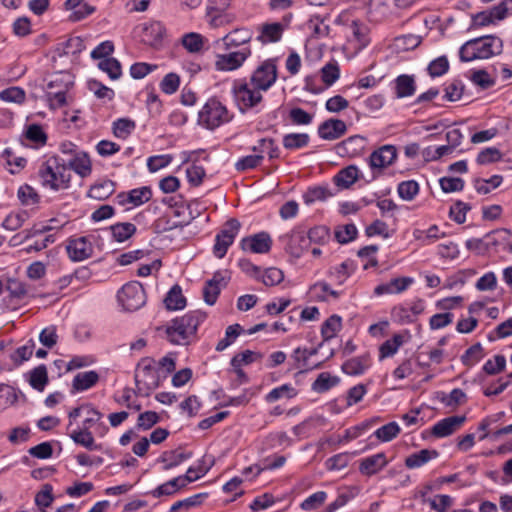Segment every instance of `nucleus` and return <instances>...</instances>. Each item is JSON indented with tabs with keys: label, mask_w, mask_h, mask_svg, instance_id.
Returning a JSON list of instances; mask_svg holds the SVG:
<instances>
[{
	"label": "nucleus",
	"mask_w": 512,
	"mask_h": 512,
	"mask_svg": "<svg viewBox=\"0 0 512 512\" xmlns=\"http://www.w3.org/2000/svg\"><path fill=\"white\" fill-rule=\"evenodd\" d=\"M115 191V183L111 180H104L91 186L88 195L96 200H105Z\"/></svg>",
	"instance_id": "obj_34"
},
{
	"label": "nucleus",
	"mask_w": 512,
	"mask_h": 512,
	"mask_svg": "<svg viewBox=\"0 0 512 512\" xmlns=\"http://www.w3.org/2000/svg\"><path fill=\"white\" fill-rule=\"evenodd\" d=\"M277 80L275 59H267L251 75L250 82L255 88L267 91Z\"/></svg>",
	"instance_id": "obj_10"
},
{
	"label": "nucleus",
	"mask_w": 512,
	"mask_h": 512,
	"mask_svg": "<svg viewBox=\"0 0 512 512\" xmlns=\"http://www.w3.org/2000/svg\"><path fill=\"white\" fill-rule=\"evenodd\" d=\"M251 55L249 47H243L238 51L217 55L215 66L218 71H233L242 66Z\"/></svg>",
	"instance_id": "obj_11"
},
{
	"label": "nucleus",
	"mask_w": 512,
	"mask_h": 512,
	"mask_svg": "<svg viewBox=\"0 0 512 512\" xmlns=\"http://www.w3.org/2000/svg\"><path fill=\"white\" fill-rule=\"evenodd\" d=\"M284 26L279 22L266 23L260 27L257 40L263 44L278 42L283 34Z\"/></svg>",
	"instance_id": "obj_21"
},
{
	"label": "nucleus",
	"mask_w": 512,
	"mask_h": 512,
	"mask_svg": "<svg viewBox=\"0 0 512 512\" xmlns=\"http://www.w3.org/2000/svg\"><path fill=\"white\" fill-rule=\"evenodd\" d=\"M263 159L262 154L244 156L235 163V169L240 172L254 169L261 164Z\"/></svg>",
	"instance_id": "obj_56"
},
{
	"label": "nucleus",
	"mask_w": 512,
	"mask_h": 512,
	"mask_svg": "<svg viewBox=\"0 0 512 512\" xmlns=\"http://www.w3.org/2000/svg\"><path fill=\"white\" fill-rule=\"evenodd\" d=\"M165 306L168 310H180L186 306V298L182 294L179 285H174L167 293L164 299Z\"/></svg>",
	"instance_id": "obj_32"
},
{
	"label": "nucleus",
	"mask_w": 512,
	"mask_h": 512,
	"mask_svg": "<svg viewBox=\"0 0 512 512\" xmlns=\"http://www.w3.org/2000/svg\"><path fill=\"white\" fill-rule=\"evenodd\" d=\"M289 119L294 125H310L313 115L302 108L294 107L289 111Z\"/></svg>",
	"instance_id": "obj_60"
},
{
	"label": "nucleus",
	"mask_w": 512,
	"mask_h": 512,
	"mask_svg": "<svg viewBox=\"0 0 512 512\" xmlns=\"http://www.w3.org/2000/svg\"><path fill=\"white\" fill-rule=\"evenodd\" d=\"M341 328V317L338 315L330 316L321 327V335L324 341L334 338Z\"/></svg>",
	"instance_id": "obj_44"
},
{
	"label": "nucleus",
	"mask_w": 512,
	"mask_h": 512,
	"mask_svg": "<svg viewBox=\"0 0 512 512\" xmlns=\"http://www.w3.org/2000/svg\"><path fill=\"white\" fill-rule=\"evenodd\" d=\"M391 317L392 320L398 324H409L414 322V317L411 315L409 307L405 305L393 307Z\"/></svg>",
	"instance_id": "obj_62"
},
{
	"label": "nucleus",
	"mask_w": 512,
	"mask_h": 512,
	"mask_svg": "<svg viewBox=\"0 0 512 512\" xmlns=\"http://www.w3.org/2000/svg\"><path fill=\"white\" fill-rule=\"evenodd\" d=\"M444 232H440L437 225L430 226L427 230L415 229L413 231V237L419 241L422 245H430L436 240L443 238Z\"/></svg>",
	"instance_id": "obj_31"
},
{
	"label": "nucleus",
	"mask_w": 512,
	"mask_h": 512,
	"mask_svg": "<svg viewBox=\"0 0 512 512\" xmlns=\"http://www.w3.org/2000/svg\"><path fill=\"white\" fill-rule=\"evenodd\" d=\"M99 380V375L96 371H85L75 375L72 386L76 391L88 390Z\"/></svg>",
	"instance_id": "obj_29"
},
{
	"label": "nucleus",
	"mask_w": 512,
	"mask_h": 512,
	"mask_svg": "<svg viewBox=\"0 0 512 512\" xmlns=\"http://www.w3.org/2000/svg\"><path fill=\"white\" fill-rule=\"evenodd\" d=\"M37 177L44 189L54 192L70 187L72 175L65 163H60L58 157H50L42 162L37 170Z\"/></svg>",
	"instance_id": "obj_1"
},
{
	"label": "nucleus",
	"mask_w": 512,
	"mask_h": 512,
	"mask_svg": "<svg viewBox=\"0 0 512 512\" xmlns=\"http://www.w3.org/2000/svg\"><path fill=\"white\" fill-rule=\"evenodd\" d=\"M365 139L361 136L355 135L347 138L338 145L339 153H344L349 156L356 155L364 147Z\"/></svg>",
	"instance_id": "obj_36"
},
{
	"label": "nucleus",
	"mask_w": 512,
	"mask_h": 512,
	"mask_svg": "<svg viewBox=\"0 0 512 512\" xmlns=\"http://www.w3.org/2000/svg\"><path fill=\"white\" fill-rule=\"evenodd\" d=\"M357 228L354 224H345L335 229V238L341 244L349 243L357 236Z\"/></svg>",
	"instance_id": "obj_50"
},
{
	"label": "nucleus",
	"mask_w": 512,
	"mask_h": 512,
	"mask_svg": "<svg viewBox=\"0 0 512 512\" xmlns=\"http://www.w3.org/2000/svg\"><path fill=\"white\" fill-rule=\"evenodd\" d=\"M121 306L126 311L140 309L146 302L143 286L138 281L125 284L117 294Z\"/></svg>",
	"instance_id": "obj_7"
},
{
	"label": "nucleus",
	"mask_w": 512,
	"mask_h": 512,
	"mask_svg": "<svg viewBox=\"0 0 512 512\" xmlns=\"http://www.w3.org/2000/svg\"><path fill=\"white\" fill-rule=\"evenodd\" d=\"M387 464L386 455L380 452L362 459L359 465V471L363 475L372 476L382 470Z\"/></svg>",
	"instance_id": "obj_19"
},
{
	"label": "nucleus",
	"mask_w": 512,
	"mask_h": 512,
	"mask_svg": "<svg viewBox=\"0 0 512 512\" xmlns=\"http://www.w3.org/2000/svg\"><path fill=\"white\" fill-rule=\"evenodd\" d=\"M503 42L493 35L481 36L464 43L459 50L462 62H470L477 59H489L502 53Z\"/></svg>",
	"instance_id": "obj_3"
},
{
	"label": "nucleus",
	"mask_w": 512,
	"mask_h": 512,
	"mask_svg": "<svg viewBox=\"0 0 512 512\" xmlns=\"http://www.w3.org/2000/svg\"><path fill=\"white\" fill-rule=\"evenodd\" d=\"M137 393L148 396L159 386V376L150 357L142 358L136 367L134 375Z\"/></svg>",
	"instance_id": "obj_6"
},
{
	"label": "nucleus",
	"mask_w": 512,
	"mask_h": 512,
	"mask_svg": "<svg viewBox=\"0 0 512 512\" xmlns=\"http://www.w3.org/2000/svg\"><path fill=\"white\" fill-rule=\"evenodd\" d=\"M29 383L34 389L38 391L44 390L46 384L48 383V374L45 365L41 364L30 372Z\"/></svg>",
	"instance_id": "obj_42"
},
{
	"label": "nucleus",
	"mask_w": 512,
	"mask_h": 512,
	"mask_svg": "<svg viewBox=\"0 0 512 512\" xmlns=\"http://www.w3.org/2000/svg\"><path fill=\"white\" fill-rule=\"evenodd\" d=\"M369 366V357L360 356L347 360L342 365V370L348 375H361Z\"/></svg>",
	"instance_id": "obj_33"
},
{
	"label": "nucleus",
	"mask_w": 512,
	"mask_h": 512,
	"mask_svg": "<svg viewBox=\"0 0 512 512\" xmlns=\"http://www.w3.org/2000/svg\"><path fill=\"white\" fill-rule=\"evenodd\" d=\"M66 251L72 261L80 262L92 256L93 246L86 236L71 238L68 240Z\"/></svg>",
	"instance_id": "obj_12"
},
{
	"label": "nucleus",
	"mask_w": 512,
	"mask_h": 512,
	"mask_svg": "<svg viewBox=\"0 0 512 512\" xmlns=\"http://www.w3.org/2000/svg\"><path fill=\"white\" fill-rule=\"evenodd\" d=\"M252 39V32L246 28L234 29L225 35L221 41L226 49L239 47Z\"/></svg>",
	"instance_id": "obj_22"
},
{
	"label": "nucleus",
	"mask_w": 512,
	"mask_h": 512,
	"mask_svg": "<svg viewBox=\"0 0 512 512\" xmlns=\"http://www.w3.org/2000/svg\"><path fill=\"white\" fill-rule=\"evenodd\" d=\"M99 69L106 72L112 80L120 78L121 64L116 58H105L98 63Z\"/></svg>",
	"instance_id": "obj_48"
},
{
	"label": "nucleus",
	"mask_w": 512,
	"mask_h": 512,
	"mask_svg": "<svg viewBox=\"0 0 512 512\" xmlns=\"http://www.w3.org/2000/svg\"><path fill=\"white\" fill-rule=\"evenodd\" d=\"M165 29L160 22H152L143 28L142 41L150 46H157L163 39Z\"/></svg>",
	"instance_id": "obj_24"
},
{
	"label": "nucleus",
	"mask_w": 512,
	"mask_h": 512,
	"mask_svg": "<svg viewBox=\"0 0 512 512\" xmlns=\"http://www.w3.org/2000/svg\"><path fill=\"white\" fill-rule=\"evenodd\" d=\"M375 422H376L375 419H370V420H366L356 426L346 429L344 432V435L338 438V443H345V442H349L353 439L358 438L365 431L370 429Z\"/></svg>",
	"instance_id": "obj_38"
},
{
	"label": "nucleus",
	"mask_w": 512,
	"mask_h": 512,
	"mask_svg": "<svg viewBox=\"0 0 512 512\" xmlns=\"http://www.w3.org/2000/svg\"><path fill=\"white\" fill-rule=\"evenodd\" d=\"M135 122L128 118H120L113 122V134L119 139H126L135 129Z\"/></svg>",
	"instance_id": "obj_43"
},
{
	"label": "nucleus",
	"mask_w": 512,
	"mask_h": 512,
	"mask_svg": "<svg viewBox=\"0 0 512 512\" xmlns=\"http://www.w3.org/2000/svg\"><path fill=\"white\" fill-rule=\"evenodd\" d=\"M64 163L68 166L69 171L73 170L82 178H85L91 174V160L88 154L84 151L77 153L74 157Z\"/></svg>",
	"instance_id": "obj_20"
},
{
	"label": "nucleus",
	"mask_w": 512,
	"mask_h": 512,
	"mask_svg": "<svg viewBox=\"0 0 512 512\" xmlns=\"http://www.w3.org/2000/svg\"><path fill=\"white\" fill-rule=\"evenodd\" d=\"M272 246V239L267 232H259L257 234L245 237L240 242L242 250H249L257 254L268 253Z\"/></svg>",
	"instance_id": "obj_14"
},
{
	"label": "nucleus",
	"mask_w": 512,
	"mask_h": 512,
	"mask_svg": "<svg viewBox=\"0 0 512 512\" xmlns=\"http://www.w3.org/2000/svg\"><path fill=\"white\" fill-rule=\"evenodd\" d=\"M330 239V231L326 226L319 225L308 230L307 236L304 231L293 230L290 235V253L299 257L304 250H307L311 243L323 245Z\"/></svg>",
	"instance_id": "obj_4"
},
{
	"label": "nucleus",
	"mask_w": 512,
	"mask_h": 512,
	"mask_svg": "<svg viewBox=\"0 0 512 512\" xmlns=\"http://www.w3.org/2000/svg\"><path fill=\"white\" fill-rule=\"evenodd\" d=\"M351 459V454L344 452L328 458L325 462L328 470H342L346 468Z\"/></svg>",
	"instance_id": "obj_61"
},
{
	"label": "nucleus",
	"mask_w": 512,
	"mask_h": 512,
	"mask_svg": "<svg viewBox=\"0 0 512 512\" xmlns=\"http://www.w3.org/2000/svg\"><path fill=\"white\" fill-rule=\"evenodd\" d=\"M182 45L191 53L200 52L203 48V37L198 33H187L182 37Z\"/></svg>",
	"instance_id": "obj_54"
},
{
	"label": "nucleus",
	"mask_w": 512,
	"mask_h": 512,
	"mask_svg": "<svg viewBox=\"0 0 512 512\" xmlns=\"http://www.w3.org/2000/svg\"><path fill=\"white\" fill-rule=\"evenodd\" d=\"M395 91L398 98L412 96L416 91L414 76L402 74L395 79Z\"/></svg>",
	"instance_id": "obj_27"
},
{
	"label": "nucleus",
	"mask_w": 512,
	"mask_h": 512,
	"mask_svg": "<svg viewBox=\"0 0 512 512\" xmlns=\"http://www.w3.org/2000/svg\"><path fill=\"white\" fill-rule=\"evenodd\" d=\"M466 421V417L463 416H450L438 421L432 427V434L438 438H444L452 433H454L457 429H459L463 423Z\"/></svg>",
	"instance_id": "obj_17"
},
{
	"label": "nucleus",
	"mask_w": 512,
	"mask_h": 512,
	"mask_svg": "<svg viewBox=\"0 0 512 512\" xmlns=\"http://www.w3.org/2000/svg\"><path fill=\"white\" fill-rule=\"evenodd\" d=\"M17 195L23 205H34L39 202L38 193L29 185L21 186Z\"/></svg>",
	"instance_id": "obj_64"
},
{
	"label": "nucleus",
	"mask_w": 512,
	"mask_h": 512,
	"mask_svg": "<svg viewBox=\"0 0 512 512\" xmlns=\"http://www.w3.org/2000/svg\"><path fill=\"white\" fill-rule=\"evenodd\" d=\"M466 400V394L459 388H455L449 394H443L441 397V402L450 408H456L457 406L464 404Z\"/></svg>",
	"instance_id": "obj_52"
},
{
	"label": "nucleus",
	"mask_w": 512,
	"mask_h": 512,
	"mask_svg": "<svg viewBox=\"0 0 512 512\" xmlns=\"http://www.w3.org/2000/svg\"><path fill=\"white\" fill-rule=\"evenodd\" d=\"M359 177V170L355 165L341 169L334 177V182L342 188H349Z\"/></svg>",
	"instance_id": "obj_30"
},
{
	"label": "nucleus",
	"mask_w": 512,
	"mask_h": 512,
	"mask_svg": "<svg viewBox=\"0 0 512 512\" xmlns=\"http://www.w3.org/2000/svg\"><path fill=\"white\" fill-rule=\"evenodd\" d=\"M484 356L483 347L480 343H476L468 348L461 356V362L467 367H472L478 363Z\"/></svg>",
	"instance_id": "obj_45"
},
{
	"label": "nucleus",
	"mask_w": 512,
	"mask_h": 512,
	"mask_svg": "<svg viewBox=\"0 0 512 512\" xmlns=\"http://www.w3.org/2000/svg\"><path fill=\"white\" fill-rule=\"evenodd\" d=\"M191 457L192 452H185L180 449H175L164 451L159 457L158 461L164 463V470H170Z\"/></svg>",
	"instance_id": "obj_23"
},
{
	"label": "nucleus",
	"mask_w": 512,
	"mask_h": 512,
	"mask_svg": "<svg viewBox=\"0 0 512 512\" xmlns=\"http://www.w3.org/2000/svg\"><path fill=\"white\" fill-rule=\"evenodd\" d=\"M241 329L242 328L239 324H233L228 326L225 331V337L217 343L216 350L221 352L224 351L228 346H230L237 338V336L240 334Z\"/></svg>",
	"instance_id": "obj_57"
},
{
	"label": "nucleus",
	"mask_w": 512,
	"mask_h": 512,
	"mask_svg": "<svg viewBox=\"0 0 512 512\" xmlns=\"http://www.w3.org/2000/svg\"><path fill=\"white\" fill-rule=\"evenodd\" d=\"M310 136L307 133H288L283 136V146L287 150H296L309 144Z\"/></svg>",
	"instance_id": "obj_35"
},
{
	"label": "nucleus",
	"mask_w": 512,
	"mask_h": 512,
	"mask_svg": "<svg viewBox=\"0 0 512 512\" xmlns=\"http://www.w3.org/2000/svg\"><path fill=\"white\" fill-rule=\"evenodd\" d=\"M206 314L202 311H190L182 317L175 318L166 328V335L172 344L186 345L196 334L198 326L205 320Z\"/></svg>",
	"instance_id": "obj_2"
},
{
	"label": "nucleus",
	"mask_w": 512,
	"mask_h": 512,
	"mask_svg": "<svg viewBox=\"0 0 512 512\" xmlns=\"http://www.w3.org/2000/svg\"><path fill=\"white\" fill-rule=\"evenodd\" d=\"M502 181L503 177L501 175H493L489 179L478 178L474 181V187L478 193L488 194L492 189L499 187Z\"/></svg>",
	"instance_id": "obj_46"
},
{
	"label": "nucleus",
	"mask_w": 512,
	"mask_h": 512,
	"mask_svg": "<svg viewBox=\"0 0 512 512\" xmlns=\"http://www.w3.org/2000/svg\"><path fill=\"white\" fill-rule=\"evenodd\" d=\"M405 342L402 334H394L391 339L386 340L379 348L380 359L391 357Z\"/></svg>",
	"instance_id": "obj_37"
},
{
	"label": "nucleus",
	"mask_w": 512,
	"mask_h": 512,
	"mask_svg": "<svg viewBox=\"0 0 512 512\" xmlns=\"http://www.w3.org/2000/svg\"><path fill=\"white\" fill-rule=\"evenodd\" d=\"M347 131L343 120L330 118L322 122L318 127V135L321 139L333 141L342 137Z\"/></svg>",
	"instance_id": "obj_15"
},
{
	"label": "nucleus",
	"mask_w": 512,
	"mask_h": 512,
	"mask_svg": "<svg viewBox=\"0 0 512 512\" xmlns=\"http://www.w3.org/2000/svg\"><path fill=\"white\" fill-rule=\"evenodd\" d=\"M512 335V318L500 323L492 332L487 336L490 342L496 339L506 338Z\"/></svg>",
	"instance_id": "obj_63"
},
{
	"label": "nucleus",
	"mask_w": 512,
	"mask_h": 512,
	"mask_svg": "<svg viewBox=\"0 0 512 512\" xmlns=\"http://www.w3.org/2000/svg\"><path fill=\"white\" fill-rule=\"evenodd\" d=\"M151 197L152 191L147 186L135 188L130 190L127 194L121 193L117 196L119 204L125 205L127 203H130L133 206H140L148 202L151 199Z\"/></svg>",
	"instance_id": "obj_18"
},
{
	"label": "nucleus",
	"mask_w": 512,
	"mask_h": 512,
	"mask_svg": "<svg viewBox=\"0 0 512 512\" xmlns=\"http://www.w3.org/2000/svg\"><path fill=\"white\" fill-rule=\"evenodd\" d=\"M398 195L405 201H412L419 193V184L415 180L403 181L398 184Z\"/></svg>",
	"instance_id": "obj_47"
},
{
	"label": "nucleus",
	"mask_w": 512,
	"mask_h": 512,
	"mask_svg": "<svg viewBox=\"0 0 512 512\" xmlns=\"http://www.w3.org/2000/svg\"><path fill=\"white\" fill-rule=\"evenodd\" d=\"M332 193L325 187L317 186L307 190L303 195L304 202L309 205L315 201H324L328 197H331Z\"/></svg>",
	"instance_id": "obj_53"
},
{
	"label": "nucleus",
	"mask_w": 512,
	"mask_h": 512,
	"mask_svg": "<svg viewBox=\"0 0 512 512\" xmlns=\"http://www.w3.org/2000/svg\"><path fill=\"white\" fill-rule=\"evenodd\" d=\"M70 438L77 445L83 446L88 450H98L99 445L95 444L92 432L86 427L82 429H74L69 433Z\"/></svg>",
	"instance_id": "obj_26"
},
{
	"label": "nucleus",
	"mask_w": 512,
	"mask_h": 512,
	"mask_svg": "<svg viewBox=\"0 0 512 512\" xmlns=\"http://www.w3.org/2000/svg\"><path fill=\"white\" fill-rule=\"evenodd\" d=\"M510 237V230L505 228L494 230L492 232L487 233L485 236V238L489 240V245L502 247L510 240Z\"/></svg>",
	"instance_id": "obj_59"
},
{
	"label": "nucleus",
	"mask_w": 512,
	"mask_h": 512,
	"mask_svg": "<svg viewBox=\"0 0 512 512\" xmlns=\"http://www.w3.org/2000/svg\"><path fill=\"white\" fill-rule=\"evenodd\" d=\"M439 453L436 450L422 449L419 452L409 455L405 459V465L409 469L419 468L431 459L437 458Z\"/></svg>",
	"instance_id": "obj_28"
},
{
	"label": "nucleus",
	"mask_w": 512,
	"mask_h": 512,
	"mask_svg": "<svg viewBox=\"0 0 512 512\" xmlns=\"http://www.w3.org/2000/svg\"><path fill=\"white\" fill-rule=\"evenodd\" d=\"M241 224L235 219H229L222 230L215 237V244L213 246L214 255L221 259L223 258L228 248L233 244L235 237L240 230Z\"/></svg>",
	"instance_id": "obj_9"
},
{
	"label": "nucleus",
	"mask_w": 512,
	"mask_h": 512,
	"mask_svg": "<svg viewBox=\"0 0 512 512\" xmlns=\"http://www.w3.org/2000/svg\"><path fill=\"white\" fill-rule=\"evenodd\" d=\"M411 283L412 279L409 277L395 278L389 283L378 285L374 293L377 295L401 293L405 291Z\"/></svg>",
	"instance_id": "obj_25"
},
{
	"label": "nucleus",
	"mask_w": 512,
	"mask_h": 512,
	"mask_svg": "<svg viewBox=\"0 0 512 512\" xmlns=\"http://www.w3.org/2000/svg\"><path fill=\"white\" fill-rule=\"evenodd\" d=\"M449 69V61L446 56H440L431 61L427 67L428 74L431 77L444 75Z\"/></svg>",
	"instance_id": "obj_58"
},
{
	"label": "nucleus",
	"mask_w": 512,
	"mask_h": 512,
	"mask_svg": "<svg viewBox=\"0 0 512 512\" xmlns=\"http://www.w3.org/2000/svg\"><path fill=\"white\" fill-rule=\"evenodd\" d=\"M340 76L339 66L336 62H329L321 69V78L326 86L334 84Z\"/></svg>",
	"instance_id": "obj_55"
},
{
	"label": "nucleus",
	"mask_w": 512,
	"mask_h": 512,
	"mask_svg": "<svg viewBox=\"0 0 512 512\" xmlns=\"http://www.w3.org/2000/svg\"><path fill=\"white\" fill-rule=\"evenodd\" d=\"M192 472H194V468H188L185 475L178 476L164 484L159 485L157 488L151 491L150 494L155 498L175 494L179 489L185 487L188 483L193 482V478H190Z\"/></svg>",
	"instance_id": "obj_13"
},
{
	"label": "nucleus",
	"mask_w": 512,
	"mask_h": 512,
	"mask_svg": "<svg viewBox=\"0 0 512 512\" xmlns=\"http://www.w3.org/2000/svg\"><path fill=\"white\" fill-rule=\"evenodd\" d=\"M400 433V427L396 422H389L386 425L378 428L374 435L382 442H389L393 440Z\"/></svg>",
	"instance_id": "obj_49"
},
{
	"label": "nucleus",
	"mask_w": 512,
	"mask_h": 512,
	"mask_svg": "<svg viewBox=\"0 0 512 512\" xmlns=\"http://www.w3.org/2000/svg\"><path fill=\"white\" fill-rule=\"evenodd\" d=\"M112 236L117 242H124L136 232V226L129 222L117 223L110 227Z\"/></svg>",
	"instance_id": "obj_40"
},
{
	"label": "nucleus",
	"mask_w": 512,
	"mask_h": 512,
	"mask_svg": "<svg viewBox=\"0 0 512 512\" xmlns=\"http://www.w3.org/2000/svg\"><path fill=\"white\" fill-rule=\"evenodd\" d=\"M296 395V390L289 384H283L279 387L272 389L266 395L267 402H275L281 398H293Z\"/></svg>",
	"instance_id": "obj_51"
},
{
	"label": "nucleus",
	"mask_w": 512,
	"mask_h": 512,
	"mask_svg": "<svg viewBox=\"0 0 512 512\" xmlns=\"http://www.w3.org/2000/svg\"><path fill=\"white\" fill-rule=\"evenodd\" d=\"M397 157V150L393 145H384L372 152L369 165L372 169H383L391 165Z\"/></svg>",
	"instance_id": "obj_16"
},
{
	"label": "nucleus",
	"mask_w": 512,
	"mask_h": 512,
	"mask_svg": "<svg viewBox=\"0 0 512 512\" xmlns=\"http://www.w3.org/2000/svg\"><path fill=\"white\" fill-rule=\"evenodd\" d=\"M339 383L337 376H331L328 372H322L312 384V390L317 393H324Z\"/></svg>",
	"instance_id": "obj_39"
},
{
	"label": "nucleus",
	"mask_w": 512,
	"mask_h": 512,
	"mask_svg": "<svg viewBox=\"0 0 512 512\" xmlns=\"http://www.w3.org/2000/svg\"><path fill=\"white\" fill-rule=\"evenodd\" d=\"M233 118V114L228 111L218 99L210 98L199 111L198 123L210 130L228 123Z\"/></svg>",
	"instance_id": "obj_5"
},
{
	"label": "nucleus",
	"mask_w": 512,
	"mask_h": 512,
	"mask_svg": "<svg viewBox=\"0 0 512 512\" xmlns=\"http://www.w3.org/2000/svg\"><path fill=\"white\" fill-rule=\"evenodd\" d=\"M262 91L253 87L251 82L242 80L235 82L232 89L234 99L242 112L255 107L262 101Z\"/></svg>",
	"instance_id": "obj_8"
},
{
	"label": "nucleus",
	"mask_w": 512,
	"mask_h": 512,
	"mask_svg": "<svg viewBox=\"0 0 512 512\" xmlns=\"http://www.w3.org/2000/svg\"><path fill=\"white\" fill-rule=\"evenodd\" d=\"M317 353H318V348H312L310 350L297 348L294 350V358L297 361L302 360V365L300 366V368L302 370H305V371L313 370V369L320 368L322 366V362H318L316 364L309 363V358L316 355Z\"/></svg>",
	"instance_id": "obj_41"
}]
</instances>
